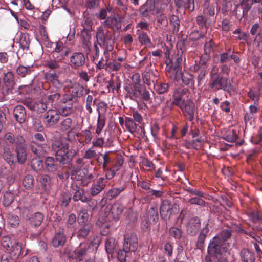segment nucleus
<instances>
[{"label": "nucleus", "mask_w": 262, "mask_h": 262, "mask_svg": "<svg viewBox=\"0 0 262 262\" xmlns=\"http://www.w3.org/2000/svg\"><path fill=\"white\" fill-rule=\"evenodd\" d=\"M231 230L224 229L221 230L209 242L207 254L205 256L206 262L218 261L223 255L226 253L230 247L228 241L231 238Z\"/></svg>", "instance_id": "obj_1"}, {"label": "nucleus", "mask_w": 262, "mask_h": 262, "mask_svg": "<svg viewBox=\"0 0 262 262\" xmlns=\"http://www.w3.org/2000/svg\"><path fill=\"white\" fill-rule=\"evenodd\" d=\"M208 85L213 92L222 90L230 94L234 91L230 80L228 77L222 76L218 72V69L216 67H214L210 72Z\"/></svg>", "instance_id": "obj_2"}, {"label": "nucleus", "mask_w": 262, "mask_h": 262, "mask_svg": "<svg viewBox=\"0 0 262 262\" xmlns=\"http://www.w3.org/2000/svg\"><path fill=\"white\" fill-rule=\"evenodd\" d=\"M96 41L95 42L99 45L100 47H103L105 49L103 55L106 56L108 52L113 50L115 42V37L109 31L105 33L102 27H98L96 33Z\"/></svg>", "instance_id": "obj_3"}, {"label": "nucleus", "mask_w": 262, "mask_h": 262, "mask_svg": "<svg viewBox=\"0 0 262 262\" xmlns=\"http://www.w3.org/2000/svg\"><path fill=\"white\" fill-rule=\"evenodd\" d=\"M183 58L182 54L179 52L173 55L171 58L165 60L166 63V74L168 77V74L172 75V73H177L182 70L181 64Z\"/></svg>", "instance_id": "obj_4"}, {"label": "nucleus", "mask_w": 262, "mask_h": 262, "mask_svg": "<svg viewBox=\"0 0 262 262\" xmlns=\"http://www.w3.org/2000/svg\"><path fill=\"white\" fill-rule=\"evenodd\" d=\"M104 58H102L101 60L97 64V68L99 69H105L108 71H118L121 64L115 59H109L110 54L106 56L104 55Z\"/></svg>", "instance_id": "obj_5"}, {"label": "nucleus", "mask_w": 262, "mask_h": 262, "mask_svg": "<svg viewBox=\"0 0 262 262\" xmlns=\"http://www.w3.org/2000/svg\"><path fill=\"white\" fill-rule=\"evenodd\" d=\"M3 81L4 86L2 89L3 95H8L12 93V90L15 84L14 74L10 71L4 73Z\"/></svg>", "instance_id": "obj_6"}, {"label": "nucleus", "mask_w": 262, "mask_h": 262, "mask_svg": "<svg viewBox=\"0 0 262 262\" xmlns=\"http://www.w3.org/2000/svg\"><path fill=\"white\" fill-rule=\"evenodd\" d=\"M51 148L55 152V156L56 160H57L58 155H61L62 152L69 148V144L64 142L63 139L59 137H54L52 139Z\"/></svg>", "instance_id": "obj_7"}, {"label": "nucleus", "mask_w": 262, "mask_h": 262, "mask_svg": "<svg viewBox=\"0 0 262 262\" xmlns=\"http://www.w3.org/2000/svg\"><path fill=\"white\" fill-rule=\"evenodd\" d=\"M172 74V75L168 74V78L171 80L179 81L181 79L183 83L186 85L189 84H191V85H194L193 76L189 72H185L182 73L181 70L177 73Z\"/></svg>", "instance_id": "obj_8"}, {"label": "nucleus", "mask_w": 262, "mask_h": 262, "mask_svg": "<svg viewBox=\"0 0 262 262\" xmlns=\"http://www.w3.org/2000/svg\"><path fill=\"white\" fill-rule=\"evenodd\" d=\"M182 111L184 116L192 122L194 119L195 112L194 103L191 100H187L185 103L178 106Z\"/></svg>", "instance_id": "obj_9"}, {"label": "nucleus", "mask_w": 262, "mask_h": 262, "mask_svg": "<svg viewBox=\"0 0 262 262\" xmlns=\"http://www.w3.org/2000/svg\"><path fill=\"white\" fill-rule=\"evenodd\" d=\"M78 152V149L73 148L68 149L67 150L63 151L61 155H58L59 156L57 157V160L56 161L62 165H71L72 159Z\"/></svg>", "instance_id": "obj_10"}, {"label": "nucleus", "mask_w": 262, "mask_h": 262, "mask_svg": "<svg viewBox=\"0 0 262 262\" xmlns=\"http://www.w3.org/2000/svg\"><path fill=\"white\" fill-rule=\"evenodd\" d=\"M85 63V57L84 54L80 52L73 53L70 57V66L74 69H77L82 67Z\"/></svg>", "instance_id": "obj_11"}, {"label": "nucleus", "mask_w": 262, "mask_h": 262, "mask_svg": "<svg viewBox=\"0 0 262 262\" xmlns=\"http://www.w3.org/2000/svg\"><path fill=\"white\" fill-rule=\"evenodd\" d=\"M15 152L16 154L17 161L19 163L24 164L27 159V145L26 140L17 143V146L15 147Z\"/></svg>", "instance_id": "obj_12"}, {"label": "nucleus", "mask_w": 262, "mask_h": 262, "mask_svg": "<svg viewBox=\"0 0 262 262\" xmlns=\"http://www.w3.org/2000/svg\"><path fill=\"white\" fill-rule=\"evenodd\" d=\"M201 227V221L199 217L191 219L186 226V232L190 236H194L198 233Z\"/></svg>", "instance_id": "obj_13"}, {"label": "nucleus", "mask_w": 262, "mask_h": 262, "mask_svg": "<svg viewBox=\"0 0 262 262\" xmlns=\"http://www.w3.org/2000/svg\"><path fill=\"white\" fill-rule=\"evenodd\" d=\"M123 247L126 250L135 252L138 247L137 235L135 233L125 235Z\"/></svg>", "instance_id": "obj_14"}, {"label": "nucleus", "mask_w": 262, "mask_h": 262, "mask_svg": "<svg viewBox=\"0 0 262 262\" xmlns=\"http://www.w3.org/2000/svg\"><path fill=\"white\" fill-rule=\"evenodd\" d=\"M188 90L186 88H177L173 94V98L171 105L177 106H180V105L185 103L186 101L183 98V97L188 92Z\"/></svg>", "instance_id": "obj_15"}, {"label": "nucleus", "mask_w": 262, "mask_h": 262, "mask_svg": "<svg viewBox=\"0 0 262 262\" xmlns=\"http://www.w3.org/2000/svg\"><path fill=\"white\" fill-rule=\"evenodd\" d=\"M178 206L176 204L172 205L170 201L165 200L162 201L160 207V214L165 220L169 219L171 214V210L173 208H176Z\"/></svg>", "instance_id": "obj_16"}, {"label": "nucleus", "mask_w": 262, "mask_h": 262, "mask_svg": "<svg viewBox=\"0 0 262 262\" xmlns=\"http://www.w3.org/2000/svg\"><path fill=\"white\" fill-rule=\"evenodd\" d=\"M45 122L49 126L56 124L60 119V115L57 111L50 109L47 111L43 116Z\"/></svg>", "instance_id": "obj_17"}, {"label": "nucleus", "mask_w": 262, "mask_h": 262, "mask_svg": "<svg viewBox=\"0 0 262 262\" xmlns=\"http://www.w3.org/2000/svg\"><path fill=\"white\" fill-rule=\"evenodd\" d=\"M44 79L50 83L56 90L61 89L62 83L59 79V75L56 73L46 72L43 74Z\"/></svg>", "instance_id": "obj_18"}, {"label": "nucleus", "mask_w": 262, "mask_h": 262, "mask_svg": "<svg viewBox=\"0 0 262 262\" xmlns=\"http://www.w3.org/2000/svg\"><path fill=\"white\" fill-rule=\"evenodd\" d=\"M209 224H206L201 229L198 237L196 243V248L201 250H203L204 247L205 241L209 232Z\"/></svg>", "instance_id": "obj_19"}, {"label": "nucleus", "mask_w": 262, "mask_h": 262, "mask_svg": "<svg viewBox=\"0 0 262 262\" xmlns=\"http://www.w3.org/2000/svg\"><path fill=\"white\" fill-rule=\"evenodd\" d=\"M240 259L242 262H254L256 256L254 252L248 249L243 248L239 253Z\"/></svg>", "instance_id": "obj_20"}, {"label": "nucleus", "mask_w": 262, "mask_h": 262, "mask_svg": "<svg viewBox=\"0 0 262 262\" xmlns=\"http://www.w3.org/2000/svg\"><path fill=\"white\" fill-rule=\"evenodd\" d=\"M15 120L20 124L24 123L27 119L26 111L24 106L20 105L16 106L13 110Z\"/></svg>", "instance_id": "obj_21"}, {"label": "nucleus", "mask_w": 262, "mask_h": 262, "mask_svg": "<svg viewBox=\"0 0 262 262\" xmlns=\"http://www.w3.org/2000/svg\"><path fill=\"white\" fill-rule=\"evenodd\" d=\"M107 181L103 177L99 178L96 183H94L91 188L90 193L92 196L98 194L105 187V183Z\"/></svg>", "instance_id": "obj_22"}, {"label": "nucleus", "mask_w": 262, "mask_h": 262, "mask_svg": "<svg viewBox=\"0 0 262 262\" xmlns=\"http://www.w3.org/2000/svg\"><path fill=\"white\" fill-rule=\"evenodd\" d=\"M261 2H262L261 0H242L241 6L242 9V14L241 18L247 16L248 11L253 4L259 3Z\"/></svg>", "instance_id": "obj_23"}, {"label": "nucleus", "mask_w": 262, "mask_h": 262, "mask_svg": "<svg viewBox=\"0 0 262 262\" xmlns=\"http://www.w3.org/2000/svg\"><path fill=\"white\" fill-rule=\"evenodd\" d=\"M80 174L77 176V180L81 181L83 186H86L90 183L94 178L93 173H89L87 169H84L82 171H79Z\"/></svg>", "instance_id": "obj_24"}, {"label": "nucleus", "mask_w": 262, "mask_h": 262, "mask_svg": "<svg viewBox=\"0 0 262 262\" xmlns=\"http://www.w3.org/2000/svg\"><path fill=\"white\" fill-rule=\"evenodd\" d=\"M9 249L11 259L15 260L17 259L21 252V245L18 242H15Z\"/></svg>", "instance_id": "obj_25"}, {"label": "nucleus", "mask_w": 262, "mask_h": 262, "mask_svg": "<svg viewBox=\"0 0 262 262\" xmlns=\"http://www.w3.org/2000/svg\"><path fill=\"white\" fill-rule=\"evenodd\" d=\"M93 226L91 223H86L82 225L77 233V237L79 239H85L88 236L92 230Z\"/></svg>", "instance_id": "obj_26"}, {"label": "nucleus", "mask_w": 262, "mask_h": 262, "mask_svg": "<svg viewBox=\"0 0 262 262\" xmlns=\"http://www.w3.org/2000/svg\"><path fill=\"white\" fill-rule=\"evenodd\" d=\"M175 3L178 8L187 9L190 12L195 9L194 0H176Z\"/></svg>", "instance_id": "obj_27"}, {"label": "nucleus", "mask_w": 262, "mask_h": 262, "mask_svg": "<svg viewBox=\"0 0 262 262\" xmlns=\"http://www.w3.org/2000/svg\"><path fill=\"white\" fill-rule=\"evenodd\" d=\"M73 190H75V192L73 195L72 199L75 202L81 201L82 203H85L88 201V196L84 195V190L83 188L78 189L77 185L75 188L72 187Z\"/></svg>", "instance_id": "obj_28"}, {"label": "nucleus", "mask_w": 262, "mask_h": 262, "mask_svg": "<svg viewBox=\"0 0 262 262\" xmlns=\"http://www.w3.org/2000/svg\"><path fill=\"white\" fill-rule=\"evenodd\" d=\"M124 206L119 203H115L112 205L110 209V213L114 219L118 220L124 211Z\"/></svg>", "instance_id": "obj_29"}, {"label": "nucleus", "mask_w": 262, "mask_h": 262, "mask_svg": "<svg viewBox=\"0 0 262 262\" xmlns=\"http://www.w3.org/2000/svg\"><path fill=\"white\" fill-rule=\"evenodd\" d=\"M255 104L250 105L249 107V111L247 112L245 114L244 120L245 123L249 121L251 124V122L254 121L256 118L258 108Z\"/></svg>", "instance_id": "obj_30"}, {"label": "nucleus", "mask_w": 262, "mask_h": 262, "mask_svg": "<svg viewBox=\"0 0 262 262\" xmlns=\"http://www.w3.org/2000/svg\"><path fill=\"white\" fill-rule=\"evenodd\" d=\"M33 71L32 66H24L21 64L18 66L16 69V74L21 78H25L31 75Z\"/></svg>", "instance_id": "obj_31"}, {"label": "nucleus", "mask_w": 262, "mask_h": 262, "mask_svg": "<svg viewBox=\"0 0 262 262\" xmlns=\"http://www.w3.org/2000/svg\"><path fill=\"white\" fill-rule=\"evenodd\" d=\"M90 30H86L82 29L81 32V39L82 43L83 45V48L85 49H88L89 50H90V48L91 46V35Z\"/></svg>", "instance_id": "obj_32"}, {"label": "nucleus", "mask_w": 262, "mask_h": 262, "mask_svg": "<svg viewBox=\"0 0 262 262\" xmlns=\"http://www.w3.org/2000/svg\"><path fill=\"white\" fill-rule=\"evenodd\" d=\"M117 245V241L113 237L107 238L105 242V248L108 255H112Z\"/></svg>", "instance_id": "obj_33"}, {"label": "nucleus", "mask_w": 262, "mask_h": 262, "mask_svg": "<svg viewBox=\"0 0 262 262\" xmlns=\"http://www.w3.org/2000/svg\"><path fill=\"white\" fill-rule=\"evenodd\" d=\"M56 158L52 157H48L45 160V166L48 171L54 172L57 170L58 165L56 163Z\"/></svg>", "instance_id": "obj_34"}, {"label": "nucleus", "mask_w": 262, "mask_h": 262, "mask_svg": "<svg viewBox=\"0 0 262 262\" xmlns=\"http://www.w3.org/2000/svg\"><path fill=\"white\" fill-rule=\"evenodd\" d=\"M5 138L10 144H15V147L17 146V143H18V142L20 141L23 142L25 140L23 136L17 135V136H15L13 134L10 132L6 134Z\"/></svg>", "instance_id": "obj_35"}, {"label": "nucleus", "mask_w": 262, "mask_h": 262, "mask_svg": "<svg viewBox=\"0 0 262 262\" xmlns=\"http://www.w3.org/2000/svg\"><path fill=\"white\" fill-rule=\"evenodd\" d=\"M73 112L72 102L68 103L67 104L59 105L58 112L59 115L67 116L71 114Z\"/></svg>", "instance_id": "obj_36"}, {"label": "nucleus", "mask_w": 262, "mask_h": 262, "mask_svg": "<svg viewBox=\"0 0 262 262\" xmlns=\"http://www.w3.org/2000/svg\"><path fill=\"white\" fill-rule=\"evenodd\" d=\"M152 86L154 90L160 94L166 92L169 88L167 83H162L161 81L158 80H156V82L152 81Z\"/></svg>", "instance_id": "obj_37"}, {"label": "nucleus", "mask_w": 262, "mask_h": 262, "mask_svg": "<svg viewBox=\"0 0 262 262\" xmlns=\"http://www.w3.org/2000/svg\"><path fill=\"white\" fill-rule=\"evenodd\" d=\"M196 21L200 29H205V31L208 29L210 26L209 19L207 18L206 16L203 15H198L196 17Z\"/></svg>", "instance_id": "obj_38"}, {"label": "nucleus", "mask_w": 262, "mask_h": 262, "mask_svg": "<svg viewBox=\"0 0 262 262\" xmlns=\"http://www.w3.org/2000/svg\"><path fill=\"white\" fill-rule=\"evenodd\" d=\"M159 220L158 206L156 205L150 207L148 211V222L151 224H155Z\"/></svg>", "instance_id": "obj_39"}, {"label": "nucleus", "mask_w": 262, "mask_h": 262, "mask_svg": "<svg viewBox=\"0 0 262 262\" xmlns=\"http://www.w3.org/2000/svg\"><path fill=\"white\" fill-rule=\"evenodd\" d=\"M215 48V44L212 39L205 38L204 51L206 55H209L212 52L214 51Z\"/></svg>", "instance_id": "obj_40"}, {"label": "nucleus", "mask_w": 262, "mask_h": 262, "mask_svg": "<svg viewBox=\"0 0 262 262\" xmlns=\"http://www.w3.org/2000/svg\"><path fill=\"white\" fill-rule=\"evenodd\" d=\"M146 74H143V78L144 80L143 84H139L135 86L136 90L138 91L142 98L145 100H147V92L146 91V87L145 82L147 81V78L145 77Z\"/></svg>", "instance_id": "obj_41"}, {"label": "nucleus", "mask_w": 262, "mask_h": 262, "mask_svg": "<svg viewBox=\"0 0 262 262\" xmlns=\"http://www.w3.org/2000/svg\"><path fill=\"white\" fill-rule=\"evenodd\" d=\"M60 96V93L58 92V90H56V92H51L50 95L45 96L42 100H45V102L48 104H52L54 102L57 101Z\"/></svg>", "instance_id": "obj_42"}, {"label": "nucleus", "mask_w": 262, "mask_h": 262, "mask_svg": "<svg viewBox=\"0 0 262 262\" xmlns=\"http://www.w3.org/2000/svg\"><path fill=\"white\" fill-rule=\"evenodd\" d=\"M71 200V195L68 191H63L61 192L59 198L60 205L67 207Z\"/></svg>", "instance_id": "obj_43"}, {"label": "nucleus", "mask_w": 262, "mask_h": 262, "mask_svg": "<svg viewBox=\"0 0 262 262\" xmlns=\"http://www.w3.org/2000/svg\"><path fill=\"white\" fill-rule=\"evenodd\" d=\"M30 38L28 34H22L19 38L20 48L23 50H28L30 45Z\"/></svg>", "instance_id": "obj_44"}, {"label": "nucleus", "mask_w": 262, "mask_h": 262, "mask_svg": "<svg viewBox=\"0 0 262 262\" xmlns=\"http://www.w3.org/2000/svg\"><path fill=\"white\" fill-rule=\"evenodd\" d=\"M43 219L44 215L42 213L39 212L35 213L31 217V225L35 227H38L41 225Z\"/></svg>", "instance_id": "obj_45"}, {"label": "nucleus", "mask_w": 262, "mask_h": 262, "mask_svg": "<svg viewBox=\"0 0 262 262\" xmlns=\"http://www.w3.org/2000/svg\"><path fill=\"white\" fill-rule=\"evenodd\" d=\"M170 24L172 27V33L177 34L179 31L180 21L178 16L172 15L170 17Z\"/></svg>", "instance_id": "obj_46"}, {"label": "nucleus", "mask_w": 262, "mask_h": 262, "mask_svg": "<svg viewBox=\"0 0 262 262\" xmlns=\"http://www.w3.org/2000/svg\"><path fill=\"white\" fill-rule=\"evenodd\" d=\"M66 242L64 235L61 232L57 233L52 241L53 246L55 247H58L64 245Z\"/></svg>", "instance_id": "obj_47"}, {"label": "nucleus", "mask_w": 262, "mask_h": 262, "mask_svg": "<svg viewBox=\"0 0 262 262\" xmlns=\"http://www.w3.org/2000/svg\"><path fill=\"white\" fill-rule=\"evenodd\" d=\"M206 31L204 32L198 30H195L191 32L189 36V40L192 41H197L201 38H204L206 37Z\"/></svg>", "instance_id": "obj_48"}, {"label": "nucleus", "mask_w": 262, "mask_h": 262, "mask_svg": "<svg viewBox=\"0 0 262 262\" xmlns=\"http://www.w3.org/2000/svg\"><path fill=\"white\" fill-rule=\"evenodd\" d=\"M31 166L33 170L39 171L43 167V162L39 157L33 158L31 161Z\"/></svg>", "instance_id": "obj_49"}, {"label": "nucleus", "mask_w": 262, "mask_h": 262, "mask_svg": "<svg viewBox=\"0 0 262 262\" xmlns=\"http://www.w3.org/2000/svg\"><path fill=\"white\" fill-rule=\"evenodd\" d=\"M72 125L73 122L71 118H64L61 121L59 124V129L62 132L67 131L72 128Z\"/></svg>", "instance_id": "obj_50"}, {"label": "nucleus", "mask_w": 262, "mask_h": 262, "mask_svg": "<svg viewBox=\"0 0 262 262\" xmlns=\"http://www.w3.org/2000/svg\"><path fill=\"white\" fill-rule=\"evenodd\" d=\"M23 185L27 189H31L34 186V179L31 174H27L23 180Z\"/></svg>", "instance_id": "obj_51"}, {"label": "nucleus", "mask_w": 262, "mask_h": 262, "mask_svg": "<svg viewBox=\"0 0 262 262\" xmlns=\"http://www.w3.org/2000/svg\"><path fill=\"white\" fill-rule=\"evenodd\" d=\"M14 194L10 191H6L4 193L3 198V204L5 207L9 206L13 202Z\"/></svg>", "instance_id": "obj_52"}, {"label": "nucleus", "mask_w": 262, "mask_h": 262, "mask_svg": "<svg viewBox=\"0 0 262 262\" xmlns=\"http://www.w3.org/2000/svg\"><path fill=\"white\" fill-rule=\"evenodd\" d=\"M125 125L126 129L130 133L133 134L136 131L137 125L132 118L126 117L125 118Z\"/></svg>", "instance_id": "obj_53"}, {"label": "nucleus", "mask_w": 262, "mask_h": 262, "mask_svg": "<svg viewBox=\"0 0 262 262\" xmlns=\"http://www.w3.org/2000/svg\"><path fill=\"white\" fill-rule=\"evenodd\" d=\"M126 187L125 184L119 187H114L110 189L108 191V196L111 199L116 198L117 196L121 192H122Z\"/></svg>", "instance_id": "obj_54"}, {"label": "nucleus", "mask_w": 262, "mask_h": 262, "mask_svg": "<svg viewBox=\"0 0 262 262\" xmlns=\"http://www.w3.org/2000/svg\"><path fill=\"white\" fill-rule=\"evenodd\" d=\"M89 214L86 209H82L79 213L78 216V222L79 224L84 225V224L90 223L88 222Z\"/></svg>", "instance_id": "obj_55"}, {"label": "nucleus", "mask_w": 262, "mask_h": 262, "mask_svg": "<svg viewBox=\"0 0 262 262\" xmlns=\"http://www.w3.org/2000/svg\"><path fill=\"white\" fill-rule=\"evenodd\" d=\"M83 88L79 86H75L71 88L70 95L73 100L76 101L77 98L80 97L82 95V90Z\"/></svg>", "instance_id": "obj_56"}, {"label": "nucleus", "mask_w": 262, "mask_h": 262, "mask_svg": "<svg viewBox=\"0 0 262 262\" xmlns=\"http://www.w3.org/2000/svg\"><path fill=\"white\" fill-rule=\"evenodd\" d=\"M170 236L174 238L176 240H180L183 235L182 230L176 227H172L169 230Z\"/></svg>", "instance_id": "obj_57"}, {"label": "nucleus", "mask_w": 262, "mask_h": 262, "mask_svg": "<svg viewBox=\"0 0 262 262\" xmlns=\"http://www.w3.org/2000/svg\"><path fill=\"white\" fill-rule=\"evenodd\" d=\"M40 182L45 190L49 189L51 184V179L48 174H43L40 177Z\"/></svg>", "instance_id": "obj_58"}, {"label": "nucleus", "mask_w": 262, "mask_h": 262, "mask_svg": "<svg viewBox=\"0 0 262 262\" xmlns=\"http://www.w3.org/2000/svg\"><path fill=\"white\" fill-rule=\"evenodd\" d=\"M70 50L69 48H62L60 50V52L58 53H53V57L54 59H56L57 60H59L60 61L64 59V58L68 56L69 53H70Z\"/></svg>", "instance_id": "obj_59"}, {"label": "nucleus", "mask_w": 262, "mask_h": 262, "mask_svg": "<svg viewBox=\"0 0 262 262\" xmlns=\"http://www.w3.org/2000/svg\"><path fill=\"white\" fill-rule=\"evenodd\" d=\"M201 139L200 138H196V139H193L191 140H185L183 143V146L185 147L187 149H191L193 148L195 149H198V145L197 143L200 142Z\"/></svg>", "instance_id": "obj_60"}, {"label": "nucleus", "mask_w": 262, "mask_h": 262, "mask_svg": "<svg viewBox=\"0 0 262 262\" xmlns=\"http://www.w3.org/2000/svg\"><path fill=\"white\" fill-rule=\"evenodd\" d=\"M209 55L201 56L199 62L196 63L194 66V70H198L199 69H207L206 66V62L208 60Z\"/></svg>", "instance_id": "obj_61"}, {"label": "nucleus", "mask_w": 262, "mask_h": 262, "mask_svg": "<svg viewBox=\"0 0 262 262\" xmlns=\"http://www.w3.org/2000/svg\"><path fill=\"white\" fill-rule=\"evenodd\" d=\"M226 226L227 227V229H230L231 232L232 231V230H234L239 234H245V233H246V230L243 229L241 225L235 223L231 222L230 225L226 224Z\"/></svg>", "instance_id": "obj_62"}, {"label": "nucleus", "mask_w": 262, "mask_h": 262, "mask_svg": "<svg viewBox=\"0 0 262 262\" xmlns=\"http://www.w3.org/2000/svg\"><path fill=\"white\" fill-rule=\"evenodd\" d=\"M39 32L41 36V40L42 42L45 43L46 45H48L50 42L49 37L46 28L43 25H41L39 27Z\"/></svg>", "instance_id": "obj_63"}, {"label": "nucleus", "mask_w": 262, "mask_h": 262, "mask_svg": "<svg viewBox=\"0 0 262 262\" xmlns=\"http://www.w3.org/2000/svg\"><path fill=\"white\" fill-rule=\"evenodd\" d=\"M250 220L254 223L261 224L262 213L259 212H252L249 214Z\"/></svg>", "instance_id": "obj_64"}]
</instances>
